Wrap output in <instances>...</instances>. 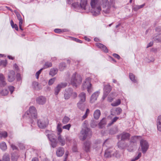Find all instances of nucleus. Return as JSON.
Masks as SVG:
<instances>
[{
    "instance_id": "9b49d317",
    "label": "nucleus",
    "mask_w": 161,
    "mask_h": 161,
    "mask_svg": "<svg viewBox=\"0 0 161 161\" xmlns=\"http://www.w3.org/2000/svg\"><path fill=\"white\" fill-rule=\"evenodd\" d=\"M67 83L66 82L61 83L57 85L54 89V94L56 95H57L61 89L65 88L67 86Z\"/></svg>"
},
{
    "instance_id": "aec40b11",
    "label": "nucleus",
    "mask_w": 161,
    "mask_h": 161,
    "mask_svg": "<svg viewBox=\"0 0 161 161\" xmlns=\"http://www.w3.org/2000/svg\"><path fill=\"white\" fill-rule=\"evenodd\" d=\"M156 125L158 130L161 131V115L158 116L156 120Z\"/></svg>"
},
{
    "instance_id": "6ab92c4d",
    "label": "nucleus",
    "mask_w": 161,
    "mask_h": 161,
    "mask_svg": "<svg viewBox=\"0 0 161 161\" xmlns=\"http://www.w3.org/2000/svg\"><path fill=\"white\" fill-rule=\"evenodd\" d=\"M71 88H69L65 90V92L64 94V98L65 99H69L71 94Z\"/></svg>"
},
{
    "instance_id": "58836bf2",
    "label": "nucleus",
    "mask_w": 161,
    "mask_h": 161,
    "mask_svg": "<svg viewBox=\"0 0 161 161\" xmlns=\"http://www.w3.org/2000/svg\"><path fill=\"white\" fill-rule=\"evenodd\" d=\"M121 103L120 100L118 99L115 102H114L111 104L113 106H117L120 104Z\"/></svg>"
},
{
    "instance_id": "de8ad7c7",
    "label": "nucleus",
    "mask_w": 161,
    "mask_h": 161,
    "mask_svg": "<svg viewBox=\"0 0 161 161\" xmlns=\"http://www.w3.org/2000/svg\"><path fill=\"white\" fill-rule=\"evenodd\" d=\"M154 60L153 57H150L149 58H146V61L147 62H153Z\"/></svg>"
},
{
    "instance_id": "3c124183",
    "label": "nucleus",
    "mask_w": 161,
    "mask_h": 161,
    "mask_svg": "<svg viewBox=\"0 0 161 161\" xmlns=\"http://www.w3.org/2000/svg\"><path fill=\"white\" fill-rule=\"evenodd\" d=\"M57 129L58 131V134L59 136V135H60V133L62 132V129L60 127L59 125H58Z\"/></svg>"
},
{
    "instance_id": "0e129e2a",
    "label": "nucleus",
    "mask_w": 161,
    "mask_h": 161,
    "mask_svg": "<svg viewBox=\"0 0 161 161\" xmlns=\"http://www.w3.org/2000/svg\"><path fill=\"white\" fill-rule=\"evenodd\" d=\"M140 9V8L139 5L135 6L133 8V9L135 11H137L138 9Z\"/></svg>"
},
{
    "instance_id": "423d86ee",
    "label": "nucleus",
    "mask_w": 161,
    "mask_h": 161,
    "mask_svg": "<svg viewBox=\"0 0 161 161\" xmlns=\"http://www.w3.org/2000/svg\"><path fill=\"white\" fill-rule=\"evenodd\" d=\"M81 136L80 137V139L83 141L86 139L87 136L90 137L92 135V131L90 129L86 128L85 129H82L80 132Z\"/></svg>"
},
{
    "instance_id": "8fccbe9b",
    "label": "nucleus",
    "mask_w": 161,
    "mask_h": 161,
    "mask_svg": "<svg viewBox=\"0 0 161 161\" xmlns=\"http://www.w3.org/2000/svg\"><path fill=\"white\" fill-rule=\"evenodd\" d=\"M71 125L70 124H69L64 126L63 127V128L64 129H66L68 130H69L70 129V127H71Z\"/></svg>"
},
{
    "instance_id": "f3484780",
    "label": "nucleus",
    "mask_w": 161,
    "mask_h": 161,
    "mask_svg": "<svg viewBox=\"0 0 161 161\" xmlns=\"http://www.w3.org/2000/svg\"><path fill=\"white\" fill-rule=\"evenodd\" d=\"M91 147V142L90 141H86L84 143L83 149L86 152H88L90 151V149Z\"/></svg>"
},
{
    "instance_id": "a878e982",
    "label": "nucleus",
    "mask_w": 161,
    "mask_h": 161,
    "mask_svg": "<svg viewBox=\"0 0 161 161\" xmlns=\"http://www.w3.org/2000/svg\"><path fill=\"white\" fill-rule=\"evenodd\" d=\"M77 106L79 109L83 110L85 108V105L84 102L79 101L77 103Z\"/></svg>"
},
{
    "instance_id": "338daca9",
    "label": "nucleus",
    "mask_w": 161,
    "mask_h": 161,
    "mask_svg": "<svg viewBox=\"0 0 161 161\" xmlns=\"http://www.w3.org/2000/svg\"><path fill=\"white\" fill-rule=\"evenodd\" d=\"M73 151L74 152H76L77 151V147L76 145H74L72 149Z\"/></svg>"
},
{
    "instance_id": "5fc2aeb1",
    "label": "nucleus",
    "mask_w": 161,
    "mask_h": 161,
    "mask_svg": "<svg viewBox=\"0 0 161 161\" xmlns=\"http://www.w3.org/2000/svg\"><path fill=\"white\" fill-rule=\"evenodd\" d=\"M43 69L42 68L40 69L39 71L36 72V79H38L39 78V75L41 73L42 71L43 70Z\"/></svg>"
},
{
    "instance_id": "412c9836",
    "label": "nucleus",
    "mask_w": 161,
    "mask_h": 161,
    "mask_svg": "<svg viewBox=\"0 0 161 161\" xmlns=\"http://www.w3.org/2000/svg\"><path fill=\"white\" fill-rule=\"evenodd\" d=\"M79 98V101L80 102H84L86 100V94L84 92H81L78 95Z\"/></svg>"
},
{
    "instance_id": "c03bdc74",
    "label": "nucleus",
    "mask_w": 161,
    "mask_h": 161,
    "mask_svg": "<svg viewBox=\"0 0 161 161\" xmlns=\"http://www.w3.org/2000/svg\"><path fill=\"white\" fill-rule=\"evenodd\" d=\"M0 134L4 138H6L7 136V133L5 131H0Z\"/></svg>"
},
{
    "instance_id": "6e6552de",
    "label": "nucleus",
    "mask_w": 161,
    "mask_h": 161,
    "mask_svg": "<svg viewBox=\"0 0 161 161\" xmlns=\"http://www.w3.org/2000/svg\"><path fill=\"white\" fill-rule=\"evenodd\" d=\"M37 123L40 128L44 129L47 125L48 124V120L47 118H42L38 120Z\"/></svg>"
},
{
    "instance_id": "4d7b16f0",
    "label": "nucleus",
    "mask_w": 161,
    "mask_h": 161,
    "mask_svg": "<svg viewBox=\"0 0 161 161\" xmlns=\"http://www.w3.org/2000/svg\"><path fill=\"white\" fill-rule=\"evenodd\" d=\"M116 111L117 113V114H119L122 112V109L121 108H116Z\"/></svg>"
},
{
    "instance_id": "e2e57ef3",
    "label": "nucleus",
    "mask_w": 161,
    "mask_h": 161,
    "mask_svg": "<svg viewBox=\"0 0 161 161\" xmlns=\"http://www.w3.org/2000/svg\"><path fill=\"white\" fill-rule=\"evenodd\" d=\"M72 40H74V41L77 42H79L80 43H82V41L80 40H79L78 39H77V38H74V37H72Z\"/></svg>"
},
{
    "instance_id": "72a5a7b5",
    "label": "nucleus",
    "mask_w": 161,
    "mask_h": 161,
    "mask_svg": "<svg viewBox=\"0 0 161 161\" xmlns=\"http://www.w3.org/2000/svg\"><path fill=\"white\" fill-rule=\"evenodd\" d=\"M118 131V128L117 127H115L111 129L109 131V133L112 135L116 134Z\"/></svg>"
},
{
    "instance_id": "7ed1b4c3",
    "label": "nucleus",
    "mask_w": 161,
    "mask_h": 161,
    "mask_svg": "<svg viewBox=\"0 0 161 161\" xmlns=\"http://www.w3.org/2000/svg\"><path fill=\"white\" fill-rule=\"evenodd\" d=\"M82 81V78L80 76L77 75L76 73L73 74L71 80V84L74 87H77Z\"/></svg>"
},
{
    "instance_id": "a18cd8bd",
    "label": "nucleus",
    "mask_w": 161,
    "mask_h": 161,
    "mask_svg": "<svg viewBox=\"0 0 161 161\" xmlns=\"http://www.w3.org/2000/svg\"><path fill=\"white\" fill-rule=\"evenodd\" d=\"M119 119V118L118 117H115L114 118L112 119V122L110 123H109L108 125V126H110L112 125L113 123L115 122H116L117 120Z\"/></svg>"
},
{
    "instance_id": "2f4dec72",
    "label": "nucleus",
    "mask_w": 161,
    "mask_h": 161,
    "mask_svg": "<svg viewBox=\"0 0 161 161\" xmlns=\"http://www.w3.org/2000/svg\"><path fill=\"white\" fill-rule=\"evenodd\" d=\"M52 64L51 62H45V64H44L43 67L42 69H47V68L50 67H52Z\"/></svg>"
},
{
    "instance_id": "680f3d73",
    "label": "nucleus",
    "mask_w": 161,
    "mask_h": 161,
    "mask_svg": "<svg viewBox=\"0 0 161 161\" xmlns=\"http://www.w3.org/2000/svg\"><path fill=\"white\" fill-rule=\"evenodd\" d=\"M102 49L103 50L105 53H107L108 52V50L107 48L104 45H103V48H102Z\"/></svg>"
},
{
    "instance_id": "5701e85b",
    "label": "nucleus",
    "mask_w": 161,
    "mask_h": 161,
    "mask_svg": "<svg viewBox=\"0 0 161 161\" xmlns=\"http://www.w3.org/2000/svg\"><path fill=\"white\" fill-rule=\"evenodd\" d=\"M58 140L61 146H63L65 144V140L61 135L58 136Z\"/></svg>"
},
{
    "instance_id": "4c0bfd02",
    "label": "nucleus",
    "mask_w": 161,
    "mask_h": 161,
    "mask_svg": "<svg viewBox=\"0 0 161 161\" xmlns=\"http://www.w3.org/2000/svg\"><path fill=\"white\" fill-rule=\"evenodd\" d=\"M8 93V91L7 89L3 90L0 92V94L2 96L7 95Z\"/></svg>"
},
{
    "instance_id": "6e6d98bb",
    "label": "nucleus",
    "mask_w": 161,
    "mask_h": 161,
    "mask_svg": "<svg viewBox=\"0 0 161 161\" xmlns=\"http://www.w3.org/2000/svg\"><path fill=\"white\" fill-rule=\"evenodd\" d=\"M54 31L55 32L59 33L61 32L65 31L64 30H62L60 29H54Z\"/></svg>"
},
{
    "instance_id": "473e14b6",
    "label": "nucleus",
    "mask_w": 161,
    "mask_h": 161,
    "mask_svg": "<svg viewBox=\"0 0 161 161\" xmlns=\"http://www.w3.org/2000/svg\"><path fill=\"white\" fill-rule=\"evenodd\" d=\"M0 148L3 150H5L7 148V146L6 143L2 142L0 143Z\"/></svg>"
},
{
    "instance_id": "13d9d810",
    "label": "nucleus",
    "mask_w": 161,
    "mask_h": 161,
    "mask_svg": "<svg viewBox=\"0 0 161 161\" xmlns=\"http://www.w3.org/2000/svg\"><path fill=\"white\" fill-rule=\"evenodd\" d=\"M16 78L17 81H20L21 80L20 74L19 73H17L16 75Z\"/></svg>"
},
{
    "instance_id": "c85d7f7f",
    "label": "nucleus",
    "mask_w": 161,
    "mask_h": 161,
    "mask_svg": "<svg viewBox=\"0 0 161 161\" xmlns=\"http://www.w3.org/2000/svg\"><path fill=\"white\" fill-rule=\"evenodd\" d=\"M10 160L9 156L7 154H5L3 156L2 160H0V161H10Z\"/></svg>"
},
{
    "instance_id": "4468645a",
    "label": "nucleus",
    "mask_w": 161,
    "mask_h": 161,
    "mask_svg": "<svg viewBox=\"0 0 161 161\" xmlns=\"http://www.w3.org/2000/svg\"><path fill=\"white\" fill-rule=\"evenodd\" d=\"M36 103L39 105H43L45 103L46 99L44 97L40 96L36 98Z\"/></svg>"
},
{
    "instance_id": "69168bd1",
    "label": "nucleus",
    "mask_w": 161,
    "mask_h": 161,
    "mask_svg": "<svg viewBox=\"0 0 161 161\" xmlns=\"http://www.w3.org/2000/svg\"><path fill=\"white\" fill-rule=\"evenodd\" d=\"M113 55L114 57L117 58V59H119L120 58L119 56V55H118V54H116V53H114L113 54Z\"/></svg>"
},
{
    "instance_id": "774afa93",
    "label": "nucleus",
    "mask_w": 161,
    "mask_h": 161,
    "mask_svg": "<svg viewBox=\"0 0 161 161\" xmlns=\"http://www.w3.org/2000/svg\"><path fill=\"white\" fill-rule=\"evenodd\" d=\"M11 147L13 150L17 149V147L14 144H12L11 145Z\"/></svg>"
},
{
    "instance_id": "f257e3e1",
    "label": "nucleus",
    "mask_w": 161,
    "mask_h": 161,
    "mask_svg": "<svg viewBox=\"0 0 161 161\" xmlns=\"http://www.w3.org/2000/svg\"><path fill=\"white\" fill-rule=\"evenodd\" d=\"M90 5L92 8L91 12L92 15L97 16L99 15L101 11V8L99 0H91Z\"/></svg>"
},
{
    "instance_id": "b1692460",
    "label": "nucleus",
    "mask_w": 161,
    "mask_h": 161,
    "mask_svg": "<svg viewBox=\"0 0 161 161\" xmlns=\"http://www.w3.org/2000/svg\"><path fill=\"white\" fill-rule=\"evenodd\" d=\"M106 123V119L105 118H103L98 124V125L99 128L101 129L103 128L105 125Z\"/></svg>"
},
{
    "instance_id": "a19ab883",
    "label": "nucleus",
    "mask_w": 161,
    "mask_h": 161,
    "mask_svg": "<svg viewBox=\"0 0 161 161\" xmlns=\"http://www.w3.org/2000/svg\"><path fill=\"white\" fill-rule=\"evenodd\" d=\"M56 79L55 77H54L50 79L48 81V85H52L54 82L56 80Z\"/></svg>"
},
{
    "instance_id": "4be33fe9",
    "label": "nucleus",
    "mask_w": 161,
    "mask_h": 161,
    "mask_svg": "<svg viewBox=\"0 0 161 161\" xmlns=\"http://www.w3.org/2000/svg\"><path fill=\"white\" fill-rule=\"evenodd\" d=\"M64 148L62 147H58L56 151L57 155L58 157H61L64 154Z\"/></svg>"
},
{
    "instance_id": "603ef678",
    "label": "nucleus",
    "mask_w": 161,
    "mask_h": 161,
    "mask_svg": "<svg viewBox=\"0 0 161 161\" xmlns=\"http://www.w3.org/2000/svg\"><path fill=\"white\" fill-rule=\"evenodd\" d=\"M19 27L20 29L22 30L23 31V29L22 28V25L23 23V19H21L20 20H19Z\"/></svg>"
},
{
    "instance_id": "39448f33",
    "label": "nucleus",
    "mask_w": 161,
    "mask_h": 161,
    "mask_svg": "<svg viewBox=\"0 0 161 161\" xmlns=\"http://www.w3.org/2000/svg\"><path fill=\"white\" fill-rule=\"evenodd\" d=\"M92 84L91 83V78L89 77L86 78L85 81L83 82L82 86V89L84 90L86 88L87 89V91L90 93L92 92L91 91Z\"/></svg>"
},
{
    "instance_id": "ea45409f",
    "label": "nucleus",
    "mask_w": 161,
    "mask_h": 161,
    "mask_svg": "<svg viewBox=\"0 0 161 161\" xmlns=\"http://www.w3.org/2000/svg\"><path fill=\"white\" fill-rule=\"evenodd\" d=\"M19 156L18 155L13 154L11 156V159L13 161H17Z\"/></svg>"
},
{
    "instance_id": "393cba45",
    "label": "nucleus",
    "mask_w": 161,
    "mask_h": 161,
    "mask_svg": "<svg viewBox=\"0 0 161 161\" xmlns=\"http://www.w3.org/2000/svg\"><path fill=\"white\" fill-rule=\"evenodd\" d=\"M58 72V69L57 68H53L50 69L49 74L52 76H53L56 75Z\"/></svg>"
},
{
    "instance_id": "bb28decb",
    "label": "nucleus",
    "mask_w": 161,
    "mask_h": 161,
    "mask_svg": "<svg viewBox=\"0 0 161 161\" xmlns=\"http://www.w3.org/2000/svg\"><path fill=\"white\" fill-rule=\"evenodd\" d=\"M101 112L99 109L96 110L94 113V118L96 119H98L100 115Z\"/></svg>"
},
{
    "instance_id": "2eb2a0df",
    "label": "nucleus",
    "mask_w": 161,
    "mask_h": 161,
    "mask_svg": "<svg viewBox=\"0 0 161 161\" xmlns=\"http://www.w3.org/2000/svg\"><path fill=\"white\" fill-rule=\"evenodd\" d=\"M99 94V92L98 91L95 92L93 93L90 98V102L91 103H94L97 100Z\"/></svg>"
},
{
    "instance_id": "864d4df0",
    "label": "nucleus",
    "mask_w": 161,
    "mask_h": 161,
    "mask_svg": "<svg viewBox=\"0 0 161 161\" xmlns=\"http://www.w3.org/2000/svg\"><path fill=\"white\" fill-rule=\"evenodd\" d=\"M113 156L117 158H119L120 157V154L119 152L115 150L114 152V155H113Z\"/></svg>"
},
{
    "instance_id": "37998d69",
    "label": "nucleus",
    "mask_w": 161,
    "mask_h": 161,
    "mask_svg": "<svg viewBox=\"0 0 161 161\" xmlns=\"http://www.w3.org/2000/svg\"><path fill=\"white\" fill-rule=\"evenodd\" d=\"M7 62L6 60L0 61V65H2L5 67L6 66Z\"/></svg>"
},
{
    "instance_id": "052dcab7",
    "label": "nucleus",
    "mask_w": 161,
    "mask_h": 161,
    "mask_svg": "<svg viewBox=\"0 0 161 161\" xmlns=\"http://www.w3.org/2000/svg\"><path fill=\"white\" fill-rule=\"evenodd\" d=\"M8 88L11 94H12L14 90V88L13 86H10Z\"/></svg>"
},
{
    "instance_id": "bf43d9fd",
    "label": "nucleus",
    "mask_w": 161,
    "mask_h": 161,
    "mask_svg": "<svg viewBox=\"0 0 161 161\" xmlns=\"http://www.w3.org/2000/svg\"><path fill=\"white\" fill-rule=\"evenodd\" d=\"M96 45L98 48L102 49V48H103V44L99 43H97L96 44Z\"/></svg>"
},
{
    "instance_id": "cd10ccee",
    "label": "nucleus",
    "mask_w": 161,
    "mask_h": 161,
    "mask_svg": "<svg viewBox=\"0 0 161 161\" xmlns=\"http://www.w3.org/2000/svg\"><path fill=\"white\" fill-rule=\"evenodd\" d=\"M111 90L110 86L108 85L105 86L104 88V92L108 94Z\"/></svg>"
},
{
    "instance_id": "f03ea898",
    "label": "nucleus",
    "mask_w": 161,
    "mask_h": 161,
    "mask_svg": "<svg viewBox=\"0 0 161 161\" xmlns=\"http://www.w3.org/2000/svg\"><path fill=\"white\" fill-rule=\"evenodd\" d=\"M101 4L103 8V12L105 14H108L110 12L112 3L108 0H101Z\"/></svg>"
},
{
    "instance_id": "79ce46f5",
    "label": "nucleus",
    "mask_w": 161,
    "mask_h": 161,
    "mask_svg": "<svg viewBox=\"0 0 161 161\" xmlns=\"http://www.w3.org/2000/svg\"><path fill=\"white\" fill-rule=\"evenodd\" d=\"M90 125L92 128H95L97 126V123L94 120H92L90 123Z\"/></svg>"
},
{
    "instance_id": "a211bd4d",
    "label": "nucleus",
    "mask_w": 161,
    "mask_h": 161,
    "mask_svg": "<svg viewBox=\"0 0 161 161\" xmlns=\"http://www.w3.org/2000/svg\"><path fill=\"white\" fill-rule=\"evenodd\" d=\"M6 82L4 76L2 74H0V86L1 87H4L6 85Z\"/></svg>"
},
{
    "instance_id": "9d476101",
    "label": "nucleus",
    "mask_w": 161,
    "mask_h": 161,
    "mask_svg": "<svg viewBox=\"0 0 161 161\" xmlns=\"http://www.w3.org/2000/svg\"><path fill=\"white\" fill-rule=\"evenodd\" d=\"M137 138L136 136L131 137V140L130 142V144L128 146V150L130 152L133 151L134 148L136 145V140Z\"/></svg>"
},
{
    "instance_id": "ddd939ff",
    "label": "nucleus",
    "mask_w": 161,
    "mask_h": 161,
    "mask_svg": "<svg viewBox=\"0 0 161 161\" xmlns=\"http://www.w3.org/2000/svg\"><path fill=\"white\" fill-rule=\"evenodd\" d=\"M115 150L113 148H108L106 150L104 154V156L106 158H109L113 156L114 155Z\"/></svg>"
},
{
    "instance_id": "09e8293b",
    "label": "nucleus",
    "mask_w": 161,
    "mask_h": 161,
    "mask_svg": "<svg viewBox=\"0 0 161 161\" xmlns=\"http://www.w3.org/2000/svg\"><path fill=\"white\" fill-rule=\"evenodd\" d=\"M71 96L73 97V98H75L77 97V94L75 92H73V90L71 88Z\"/></svg>"
},
{
    "instance_id": "c9c22d12",
    "label": "nucleus",
    "mask_w": 161,
    "mask_h": 161,
    "mask_svg": "<svg viewBox=\"0 0 161 161\" xmlns=\"http://www.w3.org/2000/svg\"><path fill=\"white\" fill-rule=\"evenodd\" d=\"M142 153L141 152H139L138 153L137 155L133 158L131 160V161H135L138 160L141 157Z\"/></svg>"
},
{
    "instance_id": "e433bc0d",
    "label": "nucleus",
    "mask_w": 161,
    "mask_h": 161,
    "mask_svg": "<svg viewBox=\"0 0 161 161\" xmlns=\"http://www.w3.org/2000/svg\"><path fill=\"white\" fill-rule=\"evenodd\" d=\"M70 120V118L68 117L65 116L63 118L62 122L64 124H66Z\"/></svg>"
},
{
    "instance_id": "20e7f679",
    "label": "nucleus",
    "mask_w": 161,
    "mask_h": 161,
    "mask_svg": "<svg viewBox=\"0 0 161 161\" xmlns=\"http://www.w3.org/2000/svg\"><path fill=\"white\" fill-rule=\"evenodd\" d=\"M47 132H49L50 133V134H47V136L50 142L51 145L53 147H55L57 146L58 143L56 140V137L54 134L51 133V132L48 130L46 131L45 133L46 134Z\"/></svg>"
},
{
    "instance_id": "7c9ffc66",
    "label": "nucleus",
    "mask_w": 161,
    "mask_h": 161,
    "mask_svg": "<svg viewBox=\"0 0 161 161\" xmlns=\"http://www.w3.org/2000/svg\"><path fill=\"white\" fill-rule=\"evenodd\" d=\"M66 67V65L64 63H61L59 64V69L60 71H63Z\"/></svg>"
},
{
    "instance_id": "1a4fd4ad",
    "label": "nucleus",
    "mask_w": 161,
    "mask_h": 161,
    "mask_svg": "<svg viewBox=\"0 0 161 161\" xmlns=\"http://www.w3.org/2000/svg\"><path fill=\"white\" fill-rule=\"evenodd\" d=\"M27 114L30 118L34 119L37 118L36 110L34 106H32L30 107L29 111L27 112Z\"/></svg>"
},
{
    "instance_id": "f704fd0d",
    "label": "nucleus",
    "mask_w": 161,
    "mask_h": 161,
    "mask_svg": "<svg viewBox=\"0 0 161 161\" xmlns=\"http://www.w3.org/2000/svg\"><path fill=\"white\" fill-rule=\"evenodd\" d=\"M130 78L132 81L135 83L136 82V80L135 79V75L132 73H130L129 74Z\"/></svg>"
},
{
    "instance_id": "c756f323",
    "label": "nucleus",
    "mask_w": 161,
    "mask_h": 161,
    "mask_svg": "<svg viewBox=\"0 0 161 161\" xmlns=\"http://www.w3.org/2000/svg\"><path fill=\"white\" fill-rule=\"evenodd\" d=\"M118 146L121 149H124L127 146V144H125L123 142L119 141L118 143Z\"/></svg>"
},
{
    "instance_id": "49530a36",
    "label": "nucleus",
    "mask_w": 161,
    "mask_h": 161,
    "mask_svg": "<svg viewBox=\"0 0 161 161\" xmlns=\"http://www.w3.org/2000/svg\"><path fill=\"white\" fill-rule=\"evenodd\" d=\"M154 40L155 41H157L158 42H161V34H159L157 36Z\"/></svg>"
},
{
    "instance_id": "dca6fc26",
    "label": "nucleus",
    "mask_w": 161,
    "mask_h": 161,
    "mask_svg": "<svg viewBox=\"0 0 161 161\" xmlns=\"http://www.w3.org/2000/svg\"><path fill=\"white\" fill-rule=\"evenodd\" d=\"M120 136H121V140H125L129 139L130 136V135L128 133L124 132L122 133L120 136H118L117 137L118 139Z\"/></svg>"
},
{
    "instance_id": "0eeeda50",
    "label": "nucleus",
    "mask_w": 161,
    "mask_h": 161,
    "mask_svg": "<svg viewBox=\"0 0 161 161\" xmlns=\"http://www.w3.org/2000/svg\"><path fill=\"white\" fill-rule=\"evenodd\" d=\"M140 145L142 153L145 154L149 147V144L148 142L146 140L142 139L140 141Z\"/></svg>"
},
{
    "instance_id": "f8f14e48",
    "label": "nucleus",
    "mask_w": 161,
    "mask_h": 161,
    "mask_svg": "<svg viewBox=\"0 0 161 161\" xmlns=\"http://www.w3.org/2000/svg\"><path fill=\"white\" fill-rule=\"evenodd\" d=\"M15 78V73L13 70H9L8 73V80L9 82L13 81Z\"/></svg>"
}]
</instances>
